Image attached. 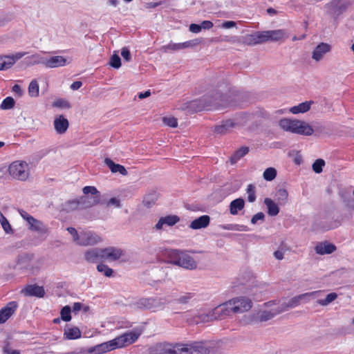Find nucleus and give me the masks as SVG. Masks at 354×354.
I'll list each match as a JSON object with an SVG mask.
<instances>
[{"label": "nucleus", "mask_w": 354, "mask_h": 354, "mask_svg": "<svg viewBox=\"0 0 354 354\" xmlns=\"http://www.w3.org/2000/svg\"><path fill=\"white\" fill-rule=\"evenodd\" d=\"M227 105L226 95L215 91L204 95L201 98L187 102L184 104L183 109L192 113L203 110L218 109Z\"/></svg>", "instance_id": "1"}, {"label": "nucleus", "mask_w": 354, "mask_h": 354, "mask_svg": "<svg viewBox=\"0 0 354 354\" xmlns=\"http://www.w3.org/2000/svg\"><path fill=\"white\" fill-rule=\"evenodd\" d=\"M218 349L219 342L214 341L175 344V354H218Z\"/></svg>", "instance_id": "2"}, {"label": "nucleus", "mask_w": 354, "mask_h": 354, "mask_svg": "<svg viewBox=\"0 0 354 354\" xmlns=\"http://www.w3.org/2000/svg\"><path fill=\"white\" fill-rule=\"evenodd\" d=\"M84 196L79 198L80 209H87L97 204L104 203L100 200V192L93 186H85L83 189Z\"/></svg>", "instance_id": "3"}, {"label": "nucleus", "mask_w": 354, "mask_h": 354, "mask_svg": "<svg viewBox=\"0 0 354 354\" xmlns=\"http://www.w3.org/2000/svg\"><path fill=\"white\" fill-rule=\"evenodd\" d=\"M28 165L25 161H15L8 167V172L14 178L26 180L29 175Z\"/></svg>", "instance_id": "4"}, {"label": "nucleus", "mask_w": 354, "mask_h": 354, "mask_svg": "<svg viewBox=\"0 0 354 354\" xmlns=\"http://www.w3.org/2000/svg\"><path fill=\"white\" fill-rule=\"evenodd\" d=\"M254 32L259 44L266 43L267 41H278L282 39L286 35L285 30L282 29L257 31Z\"/></svg>", "instance_id": "5"}, {"label": "nucleus", "mask_w": 354, "mask_h": 354, "mask_svg": "<svg viewBox=\"0 0 354 354\" xmlns=\"http://www.w3.org/2000/svg\"><path fill=\"white\" fill-rule=\"evenodd\" d=\"M350 3L341 2L340 0H333L332 1L325 4L326 12L334 19H337L342 14L346 11Z\"/></svg>", "instance_id": "6"}, {"label": "nucleus", "mask_w": 354, "mask_h": 354, "mask_svg": "<svg viewBox=\"0 0 354 354\" xmlns=\"http://www.w3.org/2000/svg\"><path fill=\"white\" fill-rule=\"evenodd\" d=\"M34 60V64H43L48 68H57L59 66H64L66 64V59L61 55L53 56L50 57H42L38 55H32Z\"/></svg>", "instance_id": "7"}, {"label": "nucleus", "mask_w": 354, "mask_h": 354, "mask_svg": "<svg viewBox=\"0 0 354 354\" xmlns=\"http://www.w3.org/2000/svg\"><path fill=\"white\" fill-rule=\"evenodd\" d=\"M231 310L234 313L248 311L252 306V300L246 297H238L229 301Z\"/></svg>", "instance_id": "8"}, {"label": "nucleus", "mask_w": 354, "mask_h": 354, "mask_svg": "<svg viewBox=\"0 0 354 354\" xmlns=\"http://www.w3.org/2000/svg\"><path fill=\"white\" fill-rule=\"evenodd\" d=\"M26 52H19L15 55H0V71H6L10 68L17 61L21 59Z\"/></svg>", "instance_id": "9"}, {"label": "nucleus", "mask_w": 354, "mask_h": 354, "mask_svg": "<svg viewBox=\"0 0 354 354\" xmlns=\"http://www.w3.org/2000/svg\"><path fill=\"white\" fill-rule=\"evenodd\" d=\"M140 335V332L129 331L115 338V340L117 342L118 347L121 348L133 344L138 339Z\"/></svg>", "instance_id": "10"}, {"label": "nucleus", "mask_w": 354, "mask_h": 354, "mask_svg": "<svg viewBox=\"0 0 354 354\" xmlns=\"http://www.w3.org/2000/svg\"><path fill=\"white\" fill-rule=\"evenodd\" d=\"M175 344L158 343L149 348V354H175Z\"/></svg>", "instance_id": "11"}, {"label": "nucleus", "mask_w": 354, "mask_h": 354, "mask_svg": "<svg viewBox=\"0 0 354 354\" xmlns=\"http://www.w3.org/2000/svg\"><path fill=\"white\" fill-rule=\"evenodd\" d=\"M118 348L115 339L113 340L97 344L88 349L90 354H102Z\"/></svg>", "instance_id": "12"}, {"label": "nucleus", "mask_w": 354, "mask_h": 354, "mask_svg": "<svg viewBox=\"0 0 354 354\" xmlns=\"http://www.w3.org/2000/svg\"><path fill=\"white\" fill-rule=\"evenodd\" d=\"M18 303L16 301L8 302L0 310V324H4L17 310Z\"/></svg>", "instance_id": "13"}, {"label": "nucleus", "mask_w": 354, "mask_h": 354, "mask_svg": "<svg viewBox=\"0 0 354 354\" xmlns=\"http://www.w3.org/2000/svg\"><path fill=\"white\" fill-rule=\"evenodd\" d=\"M124 254V250L118 248L111 246L103 248L104 259H107L109 261H117Z\"/></svg>", "instance_id": "14"}, {"label": "nucleus", "mask_w": 354, "mask_h": 354, "mask_svg": "<svg viewBox=\"0 0 354 354\" xmlns=\"http://www.w3.org/2000/svg\"><path fill=\"white\" fill-rule=\"evenodd\" d=\"M331 50V46L327 43H319L312 53V58L316 62L323 59L324 56Z\"/></svg>", "instance_id": "15"}, {"label": "nucleus", "mask_w": 354, "mask_h": 354, "mask_svg": "<svg viewBox=\"0 0 354 354\" xmlns=\"http://www.w3.org/2000/svg\"><path fill=\"white\" fill-rule=\"evenodd\" d=\"M100 237L95 233L88 232L80 234L78 244L81 245H94L100 241Z\"/></svg>", "instance_id": "16"}, {"label": "nucleus", "mask_w": 354, "mask_h": 354, "mask_svg": "<svg viewBox=\"0 0 354 354\" xmlns=\"http://www.w3.org/2000/svg\"><path fill=\"white\" fill-rule=\"evenodd\" d=\"M22 292L27 296L37 297L42 298L45 295V290L43 286H39L37 284L28 285L23 290Z\"/></svg>", "instance_id": "17"}, {"label": "nucleus", "mask_w": 354, "mask_h": 354, "mask_svg": "<svg viewBox=\"0 0 354 354\" xmlns=\"http://www.w3.org/2000/svg\"><path fill=\"white\" fill-rule=\"evenodd\" d=\"M85 259L89 263H97L104 259L103 248H93L87 250L84 254Z\"/></svg>", "instance_id": "18"}, {"label": "nucleus", "mask_w": 354, "mask_h": 354, "mask_svg": "<svg viewBox=\"0 0 354 354\" xmlns=\"http://www.w3.org/2000/svg\"><path fill=\"white\" fill-rule=\"evenodd\" d=\"M299 120L281 119L279 122V127L286 131L297 133Z\"/></svg>", "instance_id": "19"}, {"label": "nucleus", "mask_w": 354, "mask_h": 354, "mask_svg": "<svg viewBox=\"0 0 354 354\" xmlns=\"http://www.w3.org/2000/svg\"><path fill=\"white\" fill-rule=\"evenodd\" d=\"M337 250V247L328 241L320 242L315 248L317 254L320 255L330 254Z\"/></svg>", "instance_id": "20"}, {"label": "nucleus", "mask_w": 354, "mask_h": 354, "mask_svg": "<svg viewBox=\"0 0 354 354\" xmlns=\"http://www.w3.org/2000/svg\"><path fill=\"white\" fill-rule=\"evenodd\" d=\"M180 221L179 216L176 215H168L164 217H161L158 223L155 225V229L160 230L162 228L164 225L168 226H173Z\"/></svg>", "instance_id": "21"}, {"label": "nucleus", "mask_w": 354, "mask_h": 354, "mask_svg": "<svg viewBox=\"0 0 354 354\" xmlns=\"http://www.w3.org/2000/svg\"><path fill=\"white\" fill-rule=\"evenodd\" d=\"M69 127L68 120L64 115H60L54 120V128L59 134L64 133Z\"/></svg>", "instance_id": "22"}, {"label": "nucleus", "mask_w": 354, "mask_h": 354, "mask_svg": "<svg viewBox=\"0 0 354 354\" xmlns=\"http://www.w3.org/2000/svg\"><path fill=\"white\" fill-rule=\"evenodd\" d=\"M318 131V127L315 125L311 126L304 121L299 120L297 134L303 136H311L314 132Z\"/></svg>", "instance_id": "23"}, {"label": "nucleus", "mask_w": 354, "mask_h": 354, "mask_svg": "<svg viewBox=\"0 0 354 354\" xmlns=\"http://www.w3.org/2000/svg\"><path fill=\"white\" fill-rule=\"evenodd\" d=\"M178 266L188 270H194L197 268V263L194 259L187 254H181V259L178 261Z\"/></svg>", "instance_id": "24"}, {"label": "nucleus", "mask_w": 354, "mask_h": 354, "mask_svg": "<svg viewBox=\"0 0 354 354\" xmlns=\"http://www.w3.org/2000/svg\"><path fill=\"white\" fill-rule=\"evenodd\" d=\"M236 123L232 120H226L223 121L220 124L215 126L214 132L219 135L227 133L234 127Z\"/></svg>", "instance_id": "25"}, {"label": "nucleus", "mask_w": 354, "mask_h": 354, "mask_svg": "<svg viewBox=\"0 0 354 354\" xmlns=\"http://www.w3.org/2000/svg\"><path fill=\"white\" fill-rule=\"evenodd\" d=\"M210 217L208 215H203L194 219L189 225V227L193 230H199L205 228L209 225Z\"/></svg>", "instance_id": "26"}, {"label": "nucleus", "mask_w": 354, "mask_h": 354, "mask_svg": "<svg viewBox=\"0 0 354 354\" xmlns=\"http://www.w3.org/2000/svg\"><path fill=\"white\" fill-rule=\"evenodd\" d=\"M104 163L109 167L112 173L119 172L122 176H127L128 172L123 165L115 163L111 158H106Z\"/></svg>", "instance_id": "27"}, {"label": "nucleus", "mask_w": 354, "mask_h": 354, "mask_svg": "<svg viewBox=\"0 0 354 354\" xmlns=\"http://www.w3.org/2000/svg\"><path fill=\"white\" fill-rule=\"evenodd\" d=\"M64 336L67 339H77L81 337V331L77 326L71 327L66 325L64 328Z\"/></svg>", "instance_id": "28"}, {"label": "nucleus", "mask_w": 354, "mask_h": 354, "mask_svg": "<svg viewBox=\"0 0 354 354\" xmlns=\"http://www.w3.org/2000/svg\"><path fill=\"white\" fill-rule=\"evenodd\" d=\"M231 307L229 304V301L225 304L219 305L217 306L214 311V315H218V317L220 319H223L226 316L229 315L231 310Z\"/></svg>", "instance_id": "29"}, {"label": "nucleus", "mask_w": 354, "mask_h": 354, "mask_svg": "<svg viewBox=\"0 0 354 354\" xmlns=\"http://www.w3.org/2000/svg\"><path fill=\"white\" fill-rule=\"evenodd\" d=\"M151 310H162L165 304L169 303L165 297H150Z\"/></svg>", "instance_id": "30"}, {"label": "nucleus", "mask_w": 354, "mask_h": 354, "mask_svg": "<svg viewBox=\"0 0 354 354\" xmlns=\"http://www.w3.org/2000/svg\"><path fill=\"white\" fill-rule=\"evenodd\" d=\"M304 297V295H297L291 298L287 303H283L281 306V309L279 310V313L286 311L289 308H295L299 306L301 303V298Z\"/></svg>", "instance_id": "31"}, {"label": "nucleus", "mask_w": 354, "mask_h": 354, "mask_svg": "<svg viewBox=\"0 0 354 354\" xmlns=\"http://www.w3.org/2000/svg\"><path fill=\"white\" fill-rule=\"evenodd\" d=\"M245 207V201L242 198H238L231 201L230 204V213L232 215H236L239 211L242 210Z\"/></svg>", "instance_id": "32"}, {"label": "nucleus", "mask_w": 354, "mask_h": 354, "mask_svg": "<svg viewBox=\"0 0 354 354\" xmlns=\"http://www.w3.org/2000/svg\"><path fill=\"white\" fill-rule=\"evenodd\" d=\"M229 41L233 43L236 41H241L243 44L248 46H254L259 44L257 39L256 37L255 32H253L252 34L246 35L245 36L242 37L241 40L236 37H232V39H230Z\"/></svg>", "instance_id": "33"}, {"label": "nucleus", "mask_w": 354, "mask_h": 354, "mask_svg": "<svg viewBox=\"0 0 354 354\" xmlns=\"http://www.w3.org/2000/svg\"><path fill=\"white\" fill-rule=\"evenodd\" d=\"M264 204L267 207V213L269 216H274L279 213L280 209L278 203H275L271 198H266L264 199Z\"/></svg>", "instance_id": "34"}, {"label": "nucleus", "mask_w": 354, "mask_h": 354, "mask_svg": "<svg viewBox=\"0 0 354 354\" xmlns=\"http://www.w3.org/2000/svg\"><path fill=\"white\" fill-rule=\"evenodd\" d=\"M314 103L313 101H306L299 104L297 106H295L290 109V111L293 114H297L300 113H306L310 109V106Z\"/></svg>", "instance_id": "35"}, {"label": "nucleus", "mask_w": 354, "mask_h": 354, "mask_svg": "<svg viewBox=\"0 0 354 354\" xmlns=\"http://www.w3.org/2000/svg\"><path fill=\"white\" fill-rule=\"evenodd\" d=\"M288 192L286 189L279 188L277 189L274 199L279 205H284L288 202Z\"/></svg>", "instance_id": "36"}, {"label": "nucleus", "mask_w": 354, "mask_h": 354, "mask_svg": "<svg viewBox=\"0 0 354 354\" xmlns=\"http://www.w3.org/2000/svg\"><path fill=\"white\" fill-rule=\"evenodd\" d=\"M150 297L148 298H140L133 303L132 306L133 308L144 310H151Z\"/></svg>", "instance_id": "37"}, {"label": "nucleus", "mask_w": 354, "mask_h": 354, "mask_svg": "<svg viewBox=\"0 0 354 354\" xmlns=\"http://www.w3.org/2000/svg\"><path fill=\"white\" fill-rule=\"evenodd\" d=\"M158 195L156 192H151L146 194L143 198L142 203L145 207H151L156 202Z\"/></svg>", "instance_id": "38"}, {"label": "nucleus", "mask_w": 354, "mask_h": 354, "mask_svg": "<svg viewBox=\"0 0 354 354\" xmlns=\"http://www.w3.org/2000/svg\"><path fill=\"white\" fill-rule=\"evenodd\" d=\"M250 149L248 147H241L240 149L236 150L230 158L231 164H235L241 158L248 153Z\"/></svg>", "instance_id": "39"}, {"label": "nucleus", "mask_w": 354, "mask_h": 354, "mask_svg": "<svg viewBox=\"0 0 354 354\" xmlns=\"http://www.w3.org/2000/svg\"><path fill=\"white\" fill-rule=\"evenodd\" d=\"M219 227L225 230H234L247 232L249 230L248 227L244 225L240 224H223L220 225Z\"/></svg>", "instance_id": "40"}, {"label": "nucleus", "mask_w": 354, "mask_h": 354, "mask_svg": "<svg viewBox=\"0 0 354 354\" xmlns=\"http://www.w3.org/2000/svg\"><path fill=\"white\" fill-rule=\"evenodd\" d=\"M30 230L37 232L41 234H44L47 232V229L44 226V223L35 218L34 222H30L29 224Z\"/></svg>", "instance_id": "41"}, {"label": "nucleus", "mask_w": 354, "mask_h": 354, "mask_svg": "<svg viewBox=\"0 0 354 354\" xmlns=\"http://www.w3.org/2000/svg\"><path fill=\"white\" fill-rule=\"evenodd\" d=\"M60 317L61 319L66 322H70L71 320V308L70 306L67 305L62 308L60 310Z\"/></svg>", "instance_id": "42"}, {"label": "nucleus", "mask_w": 354, "mask_h": 354, "mask_svg": "<svg viewBox=\"0 0 354 354\" xmlns=\"http://www.w3.org/2000/svg\"><path fill=\"white\" fill-rule=\"evenodd\" d=\"M64 208L66 211H73L80 209V201L79 198L68 201L64 204Z\"/></svg>", "instance_id": "43"}, {"label": "nucleus", "mask_w": 354, "mask_h": 354, "mask_svg": "<svg viewBox=\"0 0 354 354\" xmlns=\"http://www.w3.org/2000/svg\"><path fill=\"white\" fill-rule=\"evenodd\" d=\"M39 87L37 82L33 80L28 86V94L31 97H37L39 95Z\"/></svg>", "instance_id": "44"}, {"label": "nucleus", "mask_w": 354, "mask_h": 354, "mask_svg": "<svg viewBox=\"0 0 354 354\" xmlns=\"http://www.w3.org/2000/svg\"><path fill=\"white\" fill-rule=\"evenodd\" d=\"M97 270L99 272H102L105 277H113V270L110 268L107 265L100 263L97 266Z\"/></svg>", "instance_id": "45"}, {"label": "nucleus", "mask_w": 354, "mask_h": 354, "mask_svg": "<svg viewBox=\"0 0 354 354\" xmlns=\"http://www.w3.org/2000/svg\"><path fill=\"white\" fill-rule=\"evenodd\" d=\"M263 178L267 181H272L277 176V170L274 167L266 169L263 174Z\"/></svg>", "instance_id": "46"}, {"label": "nucleus", "mask_w": 354, "mask_h": 354, "mask_svg": "<svg viewBox=\"0 0 354 354\" xmlns=\"http://www.w3.org/2000/svg\"><path fill=\"white\" fill-rule=\"evenodd\" d=\"M246 192L248 194V201L250 203L254 202L257 198L255 186L253 184L248 185Z\"/></svg>", "instance_id": "47"}, {"label": "nucleus", "mask_w": 354, "mask_h": 354, "mask_svg": "<svg viewBox=\"0 0 354 354\" xmlns=\"http://www.w3.org/2000/svg\"><path fill=\"white\" fill-rule=\"evenodd\" d=\"M0 223L3 230L7 234L12 233V227L8 222V219L4 216V215L0 212Z\"/></svg>", "instance_id": "48"}, {"label": "nucleus", "mask_w": 354, "mask_h": 354, "mask_svg": "<svg viewBox=\"0 0 354 354\" xmlns=\"http://www.w3.org/2000/svg\"><path fill=\"white\" fill-rule=\"evenodd\" d=\"M337 297V294L336 292H330L328 294L324 299H319L317 303L321 306H327L334 300H335Z\"/></svg>", "instance_id": "49"}, {"label": "nucleus", "mask_w": 354, "mask_h": 354, "mask_svg": "<svg viewBox=\"0 0 354 354\" xmlns=\"http://www.w3.org/2000/svg\"><path fill=\"white\" fill-rule=\"evenodd\" d=\"M15 101L12 97H6L0 105V109L3 110L10 109L14 107Z\"/></svg>", "instance_id": "50"}, {"label": "nucleus", "mask_w": 354, "mask_h": 354, "mask_svg": "<svg viewBox=\"0 0 354 354\" xmlns=\"http://www.w3.org/2000/svg\"><path fill=\"white\" fill-rule=\"evenodd\" d=\"M277 313H279V310L277 313H272L271 311L263 310L260 313L259 319L261 322H266L273 318Z\"/></svg>", "instance_id": "51"}, {"label": "nucleus", "mask_w": 354, "mask_h": 354, "mask_svg": "<svg viewBox=\"0 0 354 354\" xmlns=\"http://www.w3.org/2000/svg\"><path fill=\"white\" fill-rule=\"evenodd\" d=\"M109 64L111 67L118 69L121 66V58L118 54L114 53L110 57Z\"/></svg>", "instance_id": "52"}, {"label": "nucleus", "mask_w": 354, "mask_h": 354, "mask_svg": "<svg viewBox=\"0 0 354 354\" xmlns=\"http://www.w3.org/2000/svg\"><path fill=\"white\" fill-rule=\"evenodd\" d=\"M325 165V161L323 159H317L313 164V170L316 174H320L322 172L323 167Z\"/></svg>", "instance_id": "53"}, {"label": "nucleus", "mask_w": 354, "mask_h": 354, "mask_svg": "<svg viewBox=\"0 0 354 354\" xmlns=\"http://www.w3.org/2000/svg\"><path fill=\"white\" fill-rule=\"evenodd\" d=\"M54 107L62 108V109H70L71 107V104L64 99L60 98L55 101L53 104Z\"/></svg>", "instance_id": "54"}, {"label": "nucleus", "mask_w": 354, "mask_h": 354, "mask_svg": "<svg viewBox=\"0 0 354 354\" xmlns=\"http://www.w3.org/2000/svg\"><path fill=\"white\" fill-rule=\"evenodd\" d=\"M169 257L170 258L169 262L174 265L178 266V261L181 259V254H179L178 250H172Z\"/></svg>", "instance_id": "55"}, {"label": "nucleus", "mask_w": 354, "mask_h": 354, "mask_svg": "<svg viewBox=\"0 0 354 354\" xmlns=\"http://www.w3.org/2000/svg\"><path fill=\"white\" fill-rule=\"evenodd\" d=\"M194 296V293L187 292L184 295L180 296L179 298L176 299V301L178 304H187Z\"/></svg>", "instance_id": "56"}, {"label": "nucleus", "mask_w": 354, "mask_h": 354, "mask_svg": "<svg viewBox=\"0 0 354 354\" xmlns=\"http://www.w3.org/2000/svg\"><path fill=\"white\" fill-rule=\"evenodd\" d=\"M286 250V245L282 243L279 247V249L274 252V257L278 260L283 259L284 252Z\"/></svg>", "instance_id": "57"}, {"label": "nucleus", "mask_w": 354, "mask_h": 354, "mask_svg": "<svg viewBox=\"0 0 354 354\" xmlns=\"http://www.w3.org/2000/svg\"><path fill=\"white\" fill-rule=\"evenodd\" d=\"M162 120H163L164 123L170 127L175 128L178 126V122L175 118L164 117Z\"/></svg>", "instance_id": "58"}, {"label": "nucleus", "mask_w": 354, "mask_h": 354, "mask_svg": "<svg viewBox=\"0 0 354 354\" xmlns=\"http://www.w3.org/2000/svg\"><path fill=\"white\" fill-rule=\"evenodd\" d=\"M104 203V204H106V206H115V207H121V203H120V201L118 198H116L115 197H113V198H110L106 203H105L104 201H103Z\"/></svg>", "instance_id": "59"}, {"label": "nucleus", "mask_w": 354, "mask_h": 354, "mask_svg": "<svg viewBox=\"0 0 354 354\" xmlns=\"http://www.w3.org/2000/svg\"><path fill=\"white\" fill-rule=\"evenodd\" d=\"M166 49H169L171 50H179L180 49L184 48V46H183V43L174 44L170 43L167 46H165Z\"/></svg>", "instance_id": "60"}, {"label": "nucleus", "mask_w": 354, "mask_h": 354, "mask_svg": "<svg viewBox=\"0 0 354 354\" xmlns=\"http://www.w3.org/2000/svg\"><path fill=\"white\" fill-rule=\"evenodd\" d=\"M265 219V214L260 212H258L257 214H254L252 218H251V223L252 224H256L257 223L258 221H263Z\"/></svg>", "instance_id": "61"}, {"label": "nucleus", "mask_w": 354, "mask_h": 354, "mask_svg": "<svg viewBox=\"0 0 354 354\" xmlns=\"http://www.w3.org/2000/svg\"><path fill=\"white\" fill-rule=\"evenodd\" d=\"M121 55L122 56L123 59L127 62H129L131 59V55L130 50L127 47H123L122 48Z\"/></svg>", "instance_id": "62"}, {"label": "nucleus", "mask_w": 354, "mask_h": 354, "mask_svg": "<svg viewBox=\"0 0 354 354\" xmlns=\"http://www.w3.org/2000/svg\"><path fill=\"white\" fill-rule=\"evenodd\" d=\"M67 231L73 236V241H79L80 235L78 234L77 231L73 227H68Z\"/></svg>", "instance_id": "63"}, {"label": "nucleus", "mask_w": 354, "mask_h": 354, "mask_svg": "<svg viewBox=\"0 0 354 354\" xmlns=\"http://www.w3.org/2000/svg\"><path fill=\"white\" fill-rule=\"evenodd\" d=\"M3 352L4 354H20V351L19 350H12L8 344H6L3 348Z\"/></svg>", "instance_id": "64"}]
</instances>
